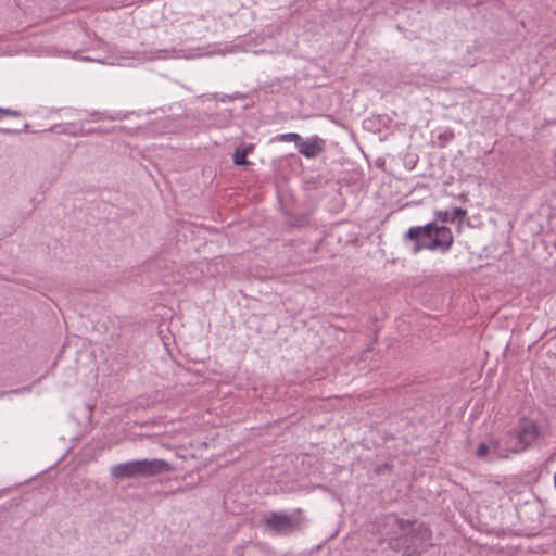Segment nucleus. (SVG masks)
<instances>
[{
  "label": "nucleus",
  "instance_id": "f257e3e1",
  "mask_svg": "<svg viewBox=\"0 0 556 556\" xmlns=\"http://www.w3.org/2000/svg\"><path fill=\"white\" fill-rule=\"evenodd\" d=\"M383 528L389 548L402 556H421L432 546V531L425 522L390 514L384 518Z\"/></svg>",
  "mask_w": 556,
  "mask_h": 556
},
{
  "label": "nucleus",
  "instance_id": "f03ea898",
  "mask_svg": "<svg viewBox=\"0 0 556 556\" xmlns=\"http://www.w3.org/2000/svg\"><path fill=\"white\" fill-rule=\"evenodd\" d=\"M404 242L413 241L412 252L417 254L421 250H439L447 252L453 244V233L446 226L429 223L425 226L410 227L403 236Z\"/></svg>",
  "mask_w": 556,
  "mask_h": 556
},
{
  "label": "nucleus",
  "instance_id": "7ed1b4c3",
  "mask_svg": "<svg viewBox=\"0 0 556 556\" xmlns=\"http://www.w3.org/2000/svg\"><path fill=\"white\" fill-rule=\"evenodd\" d=\"M172 470V465L164 459H137L111 467V476L118 480L150 478Z\"/></svg>",
  "mask_w": 556,
  "mask_h": 556
},
{
  "label": "nucleus",
  "instance_id": "20e7f679",
  "mask_svg": "<svg viewBox=\"0 0 556 556\" xmlns=\"http://www.w3.org/2000/svg\"><path fill=\"white\" fill-rule=\"evenodd\" d=\"M265 526L273 532L278 534H289L300 531L304 523L305 517L302 509L298 508L291 514L271 511L264 520Z\"/></svg>",
  "mask_w": 556,
  "mask_h": 556
},
{
  "label": "nucleus",
  "instance_id": "39448f33",
  "mask_svg": "<svg viewBox=\"0 0 556 556\" xmlns=\"http://www.w3.org/2000/svg\"><path fill=\"white\" fill-rule=\"evenodd\" d=\"M511 445L508 447L511 453L526 451L540 435L538 425L527 418H521L518 429L507 433Z\"/></svg>",
  "mask_w": 556,
  "mask_h": 556
},
{
  "label": "nucleus",
  "instance_id": "423d86ee",
  "mask_svg": "<svg viewBox=\"0 0 556 556\" xmlns=\"http://www.w3.org/2000/svg\"><path fill=\"white\" fill-rule=\"evenodd\" d=\"M296 148L299 153L307 159H313L318 156L324 151L325 141L317 136L309 139L301 138Z\"/></svg>",
  "mask_w": 556,
  "mask_h": 556
},
{
  "label": "nucleus",
  "instance_id": "0eeeda50",
  "mask_svg": "<svg viewBox=\"0 0 556 556\" xmlns=\"http://www.w3.org/2000/svg\"><path fill=\"white\" fill-rule=\"evenodd\" d=\"M489 445L491 446L490 453L497 458H507L508 454L511 453L508 448L511 445L509 439L505 446H503L498 440H492Z\"/></svg>",
  "mask_w": 556,
  "mask_h": 556
},
{
  "label": "nucleus",
  "instance_id": "6e6552de",
  "mask_svg": "<svg viewBox=\"0 0 556 556\" xmlns=\"http://www.w3.org/2000/svg\"><path fill=\"white\" fill-rule=\"evenodd\" d=\"M248 151H241V147H237L233 153V163L235 165H247L249 162L247 161Z\"/></svg>",
  "mask_w": 556,
  "mask_h": 556
},
{
  "label": "nucleus",
  "instance_id": "1a4fd4ad",
  "mask_svg": "<svg viewBox=\"0 0 556 556\" xmlns=\"http://www.w3.org/2000/svg\"><path fill=\"white\" fill-rule=\"evenodd\" d=\"M301 136L295 134V132H289V134H283V135H280L278 137V140L279 141H288V142H295V144L298 146L300 140H301Z\"/></svg>",
  "mask_w": 556,
  "mask_h": 556
},
{
  "label": "nucleus",
  "instance_id": "9d476101",
  "mask_svg": "<svg viewBox=\"0 0 556 556\" xmlns=\"http://www.w3.org/2000/svg\"><path fill=\"white\" fill-rule=\"evenodd\" d=\"M466 215H467V211L465 208L455 207L453 210V213H452V216H451V222L454 223L455 220H458L459 223H462L463 218Z\"/></svg>",
  "mask_w": 556,
  "mask_h": 556
},
{
  "label": "nucleus",
  "instance_id": "9b49d317",
  "mask_svg": "<svg viewBox=\"0 0 556 556\" xmlns=\"http://www.w3.org/2000/svg\"><path fill=\"white\" fill-rule=\"evenodd\" d=\"M491 446L486 443H480L477 447L476 455L479 458H484L490 453Z\"/></svg>",
  "mask_w": 556,
  "mask_h": 556
},
{
  "label": "nucleus",
  "instance_id": "f8f14e48",
  "mask_svg": "<svg viewBox=\"0 0 556 556\" xmlns=\"http://www.w3.org/2000/svg\"><path fill=\"white\" fill-rule=\"evenodd\" d=\"M435 215L441 222H451V216L447 211H439Z\"/></svg>",
  "mask_w": 556,
  "mask_h": 556
},
{
  "label": "nucleus",
  "instance_id": "ddd939ff",
  "mask_svg": "<svg viewBox=\"0 0 556 556\" xmlns=\"http://www.w3.org/2000/svg\"><path fill=\"white\" fill-rule=\"evenodd\" d=\"M0 113L4 114V115H10V116H21V113L16 110H10V109H0Z\"/></svg>",
  "mask_w": 556,
  "mask_h": 556
},
{
  "label": "nucleus",
  "instance_id": "4468645a",
  "mask_svg": "<svg viewBox=\"0 0 556 556\" xmlns=\"http://www.w3.org/2000/svg\"><path fill=\"white\" fill-rule=\"evenodd\" d=\"M253 150V146L252 144H249L244 148H241V151H248V154H250Z\"/></svg>",
  "mask_w": 556,
  "mask_h": 556
},
{
  "label": "nucleus",
  "instance_id": "2eb2a0df",
  "mask_svg": "<svg viewBox=\"0 0 556 556\" xmlns=\"http://www.w3.org/2000/svg\"><path fill=\"white\" fill-rule=\"evenodd\" d=\"M24 390L29 391V390H30V388H29V387H27V388H24V389H16V390H12V391H10V393H21V392H23Z\"/></svg>",
  "mask_w": 556,
  "mask_h": 556
},
{
  "label": "nucleus",
  "instance_id": "dca6fc26",
  "mask_svg": "<svg viewBox=\"0 0 556 556\" xmlns=\"http://www.w3.org/2000/svg\"><path fill=\"white\" fill-rule=\"evenodd\" d=\"M1 131H2V132H5V134H10V132H12V130H10V129H2Z\"/></svg>",
  "mask_w": 556,
  "mask_h": 556
},
{
  "label": "nucleus",
  "instance_id": "f3484780",
  "mask_svg": "<svg viewBox=\"0 0 556 556\" xmlns=\"http://www.w3.org/2000/svg\"><path fill=\"white\" fill-rule=\"evenodd\" d=\"M554 485L556 488V472L554 473Z\"/></svg>",
  "mask_w": 556,
  "mask_h": 556
}]
</instances>
